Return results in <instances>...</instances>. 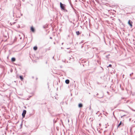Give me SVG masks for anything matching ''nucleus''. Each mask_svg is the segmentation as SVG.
<instances>
[{
  "label": "nucleus",
  "instance_id": "obj_1",
  "mask_svg": "<svg viewBox=\"0 0 135 135\" xmlns=\"http://www.w3.org/2000/svg\"><path fill=\"white\" fill-rule=\"evenodd\" d=\"M60 7L61 9H62L64 10H65V5L64 4H62L61 2L60 3Z\"/></svg>",
  "mask_w": 135,
  "mask_h": 135
},
{
  "label": "nucleus",
  "instance_id": "obj_2",
  "mask_svg": "<svg viewBox=\"0 0 135 135\" xmlns=\"http://www.w3.org/2000/svg\"><path fill=\"white\" fill-rule=\"evenodd\" d=\"M26 110H24L22 113V115L23 118H24L25 117V114H26Z\"/></svg>",
  "mask_w": 135,
  "mask_h": 135
},
{
  "label": "nucleus",
  "instance_id": "obj_3",
  "mask_svg": "<svg viewBox=\"0 0 135 135\" xmlns=\"http://www.w3.org/2000/svg\"><path fill=\"white\" fill-rule=\"evenodd\" d=\"M128 23L129 25L131 27H132V21H130L129 20L128 22Z\"/></svg>",
  "mask_w": 135,
  "mask_h": 135
},
{
  "label": "nucleus",
  "instance_id": "obj_4",
  "mask_svg": "<svg viewBox=\"0 0 135 135\" xmlns=\"http://www.w3.org/2000/svg\"><path fill=\"white\" fill-rule=\"evenodd\" d=\"M65 82L66 84H68L69 83V80H65Z\"/></svg>",
  "mask_w": 135,
  "mask_h": 135
},
{
  "label": "nucleus",
  "instance_id": "obj_5",
  "mask_svg": "<svg viewBox=\"0 0 135 135\" xmlns=\"http://www.w3.org/2000/svg\"><path fill=\"white\" fill-rule=\"evenodd\" d=\"M31 31L33 32H34V29L33 27H31Z\"/></svg>",
  "mask_w": 135,
  "mask_h": 135
},
{
  "label": "nucleus",
  "instance_id": "obj_6",
  "mask_svg": "<svg viewBox=\"0 0 135 135\" xmlns=\"http://www.w3.org/2000/svg\"><path fill=\"white\" fill-rule=\"evenodd\" d=\"M83 106V105L81 103H79L78 105V107H81Z\"/></svg>",
  "mask_w": 135,
  "mask_h": 135
},
{
  "label": "nucleus",
  "instance_id": "obj_7",
  "mask_svg": "<svg viewBox=\"0 0 135 135\" xmlns=\"http://www.w3.org/2000/svg\"><path fill=\"white\" fill-rule=\"evenodd\" d=\"M15 59L14 57H12L11 59V60L13 62L15 61Z\"/></svg>",
  "mask_w": 135,
  "mask_h": 135
},
{
  "label": "nucleus",
  "instance_id": "obj_8",
  "mask_svg": "<svg viewBox=\"0 0 135 135\" xmlns=\"http://www.w3.org/2000/svg\"><path fill=\"white\" fill-rule=\"evenodd\" d=\"M33 49L34 50H36L37 49V47L35 46L33 47Z\"/></svg>",
  "mask_w": 135,
  "mask_h": 135
},
{
  "label": "nucleus",
  "instance_id": "obj_9",
  "mask_svg": "<svg viewBox=\"0 0 135 135\" xmlns=\"http://www.w3.org/2000/svg\"><path fill=\"white\" fill-rule=\"evenodd\" d=\"M20 78L21 79V80H23V78L22 76H20Z\"/></svg>",
  "mask_w": 135,
  "mask_h": 135
},
{
  "label": "nucleus",
  "instance_id": "obj_10",
  "mask_svg": "<svg viewBox=\"0 0 135 135\" xmlns=\"http://www.w3.org/2000/svg\"><path fill=\"white\" fill-rule=\"evenodd\" d=\"M121 124V121L119 123V125L118 126V127Z\"/></svg>",
  "mask_w": 135,
  "mask_h": 135
},
{
  "label": "nucleus",
  "instance_id": "obj_11",
  "mask_svg": "<svg viewBox=\"0 0 135 135\" xmlns=\"http://www.w3.org/2000/svg\"><path fill=\"white\" fill-rule=\"evenodd\" d=\"M112 66V65L111 64H109L108 66H107V67H111Z\"/></svg>",
  "mask_w": 135,
  "mask_h": 135
},
{
  "label": "nucleus",
  "instance_id": "obj_12",
  "mask_svg": "<svg viewBox=\"0 0 135 135\" xmlns=\"http://www.w3.org/2000/svg\"><path fill=\"white\" fill-rule=\"evenodd\" d=\"M76 34H79V31L76 32Z\"/></svg>",
  "mask_w": 135,
  "mask_h": 135
},
{
  "label": "nucleus",
  "instance_id": "obj_13",
  "mask_svg": "<svg viewBox=\"0 0 135 135\" xmlns=\"http://www.w3.org/2000/svg\"><path fill=\"white\" fill-rule=\"evenodd\" d=\"M6 37L7 36L8 37V34H7V35L6 36Z\"/></svg>",
  "mask_w": 135,
  "mask_h": 135
},
{
  "label": "nucleus",
  "instance_id": "obj_14",
  "mask_svg": "<svg viewBox=\"0 0 135 135\" xmlns=\"http://www.w3.org/2000/svg\"><path fill=\"white\" fill-rule=\"evenodd\" d=\"M43 27L44 28H45V27L44 26Z\"/></svg>",
  "mask_w": 135,
  "mask_h": 135
},
{
  "label": "nucleus",
  "instance_id": "obj_15",
  "mask_svg": "<svg viewBox=\"0 0 135 135\" xmlns=\"http://www.w3.org/2000/svg\"><path fill=\"white\" fill-rule=\"evenodd\" d=\"M50 38H51V39L52 38H51V37H50Z\"/></svg>",
  "mask_w": 135,
  "mask_h": 135
}]
</instances>
